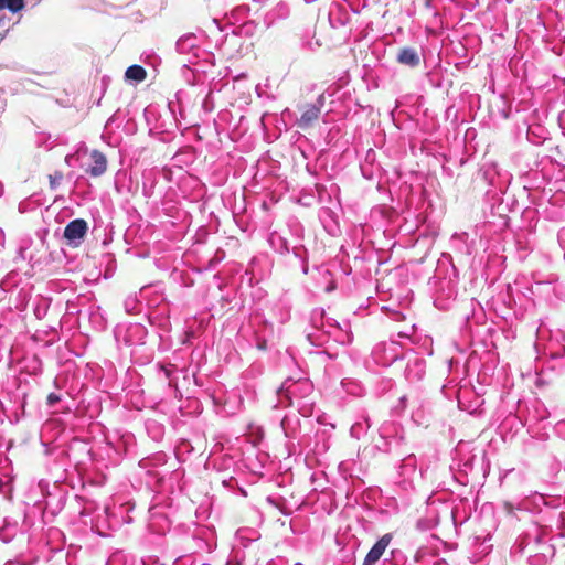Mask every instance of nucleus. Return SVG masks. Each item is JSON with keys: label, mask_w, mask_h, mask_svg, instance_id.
Masks as SVG:
<instances>
[{"label": "nucleus", "mask_w": 565, "mask_h": 565, "mask_svg": "<svg viewBox=\"0 0 565 565\" xmlns=\"http://www.w3.org/2000/svg\"><path fill=\"white\" fill-rule=\"evenodd\" d=\"M71 158H72V156H66V157H65V161H66V163H70Z\"/></svg>", "instance_id": "obj_18"}, {"label": "nucleus", "mask_w": 565, "mask_h": 565, "mask_svg": "<svg viewBox=\"0 0 565 565\" xmlns=\"http://www.w3.org/2000/svg\"><path fill=\"white\" fill-rule=\"evenodd\" d=\"M424 373V363L417 359L413 363H408L405 369V376L409 382L422 380Z\"/></svg>", "instance_id": "obj_7"}, {"label": "nucleus", "mask_w": 565, "mask_h": 565, "mask_svg": "<svg viewBox=\"0 0 565 565\" xmlns=\"http://www.w3.org/2000/svg\"><path fill=\"white\" fill-rule=\"evenodd\" d=\"M24 8V0H0V10L8 9L12 13H17Z\"/></svg>", "instance_id": "obj_10"}, {"label": "nucleus", "mask_w": 565, "mask_h": 565, "mask_svg": "<svg viewBox=\"0 0 565 565\" xmlns=\"http://www.w3.org/2000/svg\"><path fill=\"white\" fill-rule=\"evenodd\" d=\"M405 399H406V397H405V396H402V397H401V403H404V402H405Z\"/></svg>", "instance_id": "obj_19"}, {"label": "nucleus", "mask_w": 565, "mask_h": 565, "mask_svg": "<svg viewBox=\"0 0 565 565\" xmlns=\"http://www.w3.org/2000/svg\"><path fill=\"white\" fill-rule=\"evenodd\" d=\"M161 369H162V371H163V373H164L166 377H167V379H170V376H171V369H170V367H168V366H161Z\"/></svg>", "instance_id": "obj_16"}, {"label": "nucleus", "mask_w": 565, "mask_h": 565, "mask_svg": "<svg viewBox=\"0 0 565 565\" xmlns=\"http://www.w3.org/2000/svg\"><path fill=\"white\" fill-rule=\"evenodd\" d=\"M175 49L180 54H190L199 49V39L194 33H188L179 38Z\"/></svg>", "instance_id": "obj_4"}, {"label": "nucleus", "mask_w": 565, "mask_h": 565, "mask_svg": "<svg viewBox=\"0 0 565 565\" xmlns=\"http://www.w3.org/2000/svg\"><path fill=\"white\" fill-rule=\"evenodd\" d=\"M61 401V396L56 393H50L46 397V404L50 407H53Z\"/></svg>", "instance_id": "obj_13"}, {"label": "nucleus", "mask_w": 565, "mask_h": 565, "mask_svg": "<svg viewBox=\"0 0 565 565\" xmlns=\"http://www.w3.org/2000/svg\"><path fill=\"white\" fill-rule=\"evenodd\" d=\"M401 468L404 469V470L414 471V469H415V457L413 455H409L406 458H404Z\"/></svg>", "instance_id": "obj_12"}, {"label": "nucleus", "mask_w": 565, "mask_h": 565, "mask_svg": "<svg viewBox=\"0 0 565 565\" xmlns=\"http://www.w3.org/2000/svg\"><path fill=\"white\" fill-rule=\"evenodd\" d=\"M319 106L306 105L300 118L297 120V126L300 129H307L319 118Z\"/></svg>", "instance_id": "obj_5"}, {"label": "nucleus", "mask_w": 565, "mask_h": 565, "mask_svg": "<svg viewBox=\"0 0 565 565\" xmlns=\"http://www.w3.org/2000/svg\"><path fill=\"white\" fill-rule=\"evenodd\" d=\"M90 159L93 164L86 169V173L93 178L103 175L106 172L108 164L106 156L99 150H93L90 152Z\"/></svg>", "instance_id": "obj_3"}, {"label": "nucleus", "mask_w": 565, "mask_h": 565, "mask_svg": "<svg viewBox=\"0 0 565 565\" xmlns=\"http://www.w3.org/2000/svg\"><path fill=\"white\" fill-rule=\"evenodd\" d=\"M134 303H135V299H127L125 301V307H126L127 312H130V308L129 307H131V305H134Z\"/></svg>", "instance_id": "obj_15"}, {"label": "nucleus", "mask_w": 565, "mask_h": 565, "mask_svg": "<svg viewBox=\"0 0 565 565\" xmlns=\"http://www.w3.org/2000/svg\"><path fill=\"white\" fill-rule=\"evenodd\" d=\"M64 175L61 171H55L53 174H50L49 180L51 190H56L61 184Z\"/></svg>", "instance_id": "obj_11"}, {"label": "nucleus", "mask_w": 565, "mask_h": 565, "mask_svg": "<svg viewBox=\"0 0 565 565\" xmlns=\"http://www.w3.org/2000/svg\"><path fill=\"white\" fill-rule=\"evenodd\" d=\"M87 231V222L83 218H75L65 226L63 235L67 239L68 245L77 247L83 242Z\"/></svg>", "instance_id": "obj_1"}, {"label": "nucleus", "mask_w": 565, "mask_h": 565, "mask_svg": "<svg viewBox=\"0 0 565 565\" xmlns=\"http://www.w3.org/2000/svg\"><path fill=\"white\" fill-rule=\"evenodd\" d=\"M505 508H507V510H508L509 512H511V508H512V505H511L510 503H505Z\"/></svg>", "instance_id": "obj_17"}, {"label": "nucleus", "mask_w": 565, "mask_h": 565, "mask_svg": "<svg viewBox=\"0 0 565 565\" xmlns=\"http://www.w3.org/2000/svg\"><path fill=\"white\" fill-rule=\"evenodd\" d=\"M396 60L398 63L411 67H416L420 63L419 55L417 51L413 47L401 49L399 52L397 53Z\"/></svg>", "instance_id": "obj_6"}, {"label": "nucleus", "mask_w": 565, "mask_h": 565, "mask_svg": "<svg viewBox=\"0 0 565 565\" xmlns=\"http://www.w3.org/2000/svg\"><path fill=\"white\" fill-rule=\"evenodd\" d=\"M307 385V383H296L291 380H286L278 390V395H285L288 399L297 396V386Z\"/></svg>", "instance_id": "obj_8"}, {"label": "nucleus", "mask_w": 565, "mask_h": 565, "mask_svg": "<svg viewBox=\"0 0 565 565\" xmlns=\"http://www.w3.org/2000/svg\"><path fill=\"white\" fill-rule=\"evenodd\" d=\"M125 75L128 79L141 82L146 78L147 73L142 66L131 65L126 70Z\"/></svg>", "instance_id": "obj_9"}, {"label": "nucleus", "mask_w": 565, "mask_h": 565, "mask_svg": "<svg viewBox=\"0 0 565 565\" xmlns=\"http://www.w3.org/2000/svg\"><path fill=\"white\" fill-rule=\"evenodd\" d=\"M311 106H319V110L321 111L323 105H324V96L323 94L319 95L315 104H310Z\"/></svg>", "instance_id": "obj_14"}, {"label": "nucleus", "mask_w": 565, "mask_h": 565, "mask_svg": "<svg viewBox=\"0 0 565 565\" xmlns=\"http://www.w3.org/2000/svg\"><path fill=\"white\" fill-rule=\"evenodd\" d=\"M393 535L391 533L384 534L369 551L366 554L363 565H375L383 556L387 546L390 545Z\"/></svg>", "instance_id": "obj_2"}]
</instances>
